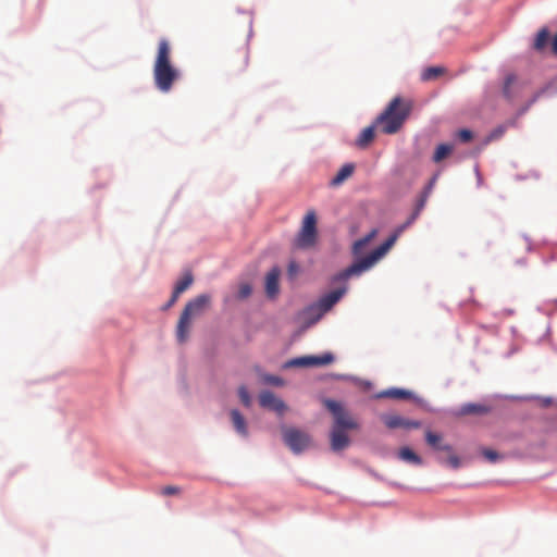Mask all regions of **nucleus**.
Here are the masks:
<instances>
[{"label": "nucleus", "mask_w": 557, "mask_h": 557, "mask_svg": "<svg viewBox=\"0 0 557 557\" xmlns=\"http://www.w3.org/2000/svg\"><path fill=\"white\" fill-rule=\"evenodd\" d=\"M376 234H377V231L372 230L364 237L355 242L354 247H352L354 253L356 256L362 253L363 249L370 244V242L376 236Z\"/></svg>", "instance_id": "nucleus-21"}, {"label": "nucleus", "mask_w": 557, "mask_h": 557, "mask_svg": "<svg viewBox=\"0 0 557 557\" xmlns=\"http://www.w3.org/2000/svg\"><path fill=\"white\" fill-rule=\"evenodd\" d=\"M171 53L169 40L160 39L153 63V81L157 89L161 92H169L181 77L180 70L171 62Z\"/></svg>", "instance_id": "nucleus-2"}, {"label": "nucleus", "mask_w": 557, "mask_h": 557, "mask_svg": "<svg viewBox=\"0 0 557 557\" xmlns=\"http://www.w3.org/2000/svg\"><path fill=\"white\" fill-rule=\"evenodd\" d=\"M412 108V100L400 96L394 97L384 111L375 119V126L383 134H396L409 117Z\"/></svg>", "instance_id": "nucleus-3"}, {"label": "nucleus", "mask_w": 557, "mask_h": 557, "mask_svg": "<svg viewBox=\"0 0 557 557\" xmlns=\"http://www.w3.org/2000/svg\"><path fill=\"white\" fill-rule=\"evenodd\" d=\"M326 312L322 311V308L317 304H312L308 306L302 312L301 315L306 321L307 326H310L317 323Z\"/></svg>", "instance_id": "nucleus-14"}, {"label": "nucleus", "mask_w": 557, "mask_h": 557, "mask_svg": "<svg viewBox=\"0 0 557 557\" xmlns=\"http://www.w3.org/2000/svg\"><path fill=\"white\" fill-rule=\"evenodd\" d=\"M436 178H437L436 175L433 176L430 180L429 184L424 187V189H423V191L421 194L426 195L429 197L430 194L432 193V189H433L435 183H436Z\"/></svg>", "instance_id": "nucleus-34"}, {"label": "nucleus", "mask_w": 557, "mask_h": 557, "mask_svg": "<svg viewBox=\"0 0 557 557\" xmlns=\"http://www.w3.org/2000/svg\"><path fill=\"white\" fill-rule=\"evenodd\" d=\"M346 431L347 430L332 428L330 433V444L333 451H342L349 446L350 440Z\"/></svg>", "instance_id": "nucleus-11"}, {"label": "nucleus", "mask_w": 557, "mask_h": 557, "mask_svg": "<svg viewBox=\"0 0 557 557\" xmlns=\"http://www.w3.org/2000/svg\"><path fill=\"white\" fill-rule=\"evenodd\" d=\"M510 83H511V78H510V77H508V78H507V81H506V86H505V94H506V95H507V92H508V91H507V89H508V86H509V84H510Z\"/></svg>", "instance_id": "nucleus-40"}, {"label": "nucleus", "mask_w": 557, "mask_h": 557, "mask_svg": "<svg viewBox=\"0 0 557 557\" xmlns=\"http://www.w3.org/2000/svg\"><path fill=\"white\" fill-rule=\"evenodd\" d=\"M282 435L284 443L295 454H299L310 446L309 434L296 428H282Z\"/></svg>", "instance_id": "nucleus-7"}, {"label": "nucleus", "mask_w": 557, "mask_h": 557, "mask_svg": "<svg viewBox=\"0 0 557 557\" xmlns=\"http://www.w3.org/2000/svg\"><path fill=\"white\" fill-rule=\"evenodd\" d=\"M230 414L236 432L244 437L248 436L247 424L240 412L236 409H233L231 410Z\"/></svg>", "instance_id": "nucleus-17"}, {"label": "nucleus", "mask_w": 557, "mask_h": 557, "mask_svg": "<svg viewBox=\"0 0 557 557\" xmlns=\"http://www.w3.org/2000/svg\"><path fill=\"white\" fill-rule=\"evenodd\" d=\"M447 453H448V458H447V460H446V461H447V463H448L451 468H454V469H458V468L460 467V459H459V457H458L457 455H455V454L453 453V450H451V451H447Z\"/></svg>", "instance_id": "nucleus-30"}, {"label": "nucleus", "mask_w": 557, "mask_h": 557, "mask_svg": "<svg viewBox=\"0 0 557 557\" xmlns=\"http://www.w3.org/2000/svg\"><path fill=\"white\" fill-rule=\"evenodd\" d=\"M243 20L247 26V29H248V34L250 35L251 34V28H252V16L250 13H244L243 14Z\"/></svg>", "instance_id": "nucleus-36"}, {"label": "nucleus", "mask_w": 557, "mask_h": 557, "mask_svg": "<svg viewBox=\"0 0 557 557\" xmlns=\"http://www.w3.org/2000/svg\"><path fill=\"white\" fill-rule=\"evenodd\" d=\"M265 381L272 385L280 386L283 384V380L278 376L270 375L265 379Z\"/></svg>", "instance_id": "nucleus-37"}, {"label": "nucleus", "mask_w": 557, "mask_h": 557, "mask_svg": "<svg viewBox=\"0 0 557 557\" xmlns=\"http://www.w3.org/2000/svg\"><path fill=\"white\" fill-rule=\"evenodd\" d=\"M317 239V215L311 210L304 216L301 227L293 242V248L301 250L311 249L315 246Z\"/></svg>", "instance_id": "nucleus-5"}, {"label": "nucleus", "mask_w": 557, "mask_h": 557, "mask_svg": "<svg viewBox=\"0 0 557 557\" xmlns=\"http://www.w3.org/2000/svg\"><path fill=\"white\" fill-rule=\"evenodd\" d=\"M552 51L557 54V34L555 35V37L553 38V41H552Z\"/></svg>", "instance_id": "nucleus-39"}, {"label": "nucleus", "mask_w": 557, "mask_h": 557, "mask_svg": "<svg viewBox=\"0 0 557 557\" xmlns=\"http://www.w3.org/2000/svg\"><path fill=\"white\" fill-rule=\"evenodd\" d=\"M377 398H392V399H410L412 393L403 388H388L380 392Z\"/></svg>", "instance_id": "nucleus-16"}, {"label": "nucleus", "mask_w": 557, "mask_h": 557, "mask_svg": "<svg viewBox=\"0 0 557 557\" xmlns=\"http://www.w3.org/2000/svg\"><path fill=\"white\" fill-rule=\"evenodd\" d=\"M180 493V487L174 485H168L161 490V494L165 496L176 495Z\"/></svg>", "instance_id": "nucleus-32"}, {"label": "nucleus", "mask_w": 557, "mask_h": 557, "mask_svg": "<svg viewBox=\"0 0 557 557\" xmlns=\"http://www.w3.org/2000/svg\"><path fill=\"white\" fill-rule=\"evenodd\" d=\"M355 171V165L352 163H347L343 165L337 174L332 180V185H339L344 181H346L348 177L352 175Z\"/></svg>", "instance_id": "nucleus-19"}, {"label": "nucleus", "mask_w": 557, "mask_h": 557, "mask_svg": "<svg viewBox=\"0 0 557 557\" xmlns=\"http://www.w3.org/2000/svg\"><path fill=\"white\" fill-rule=\"evenodd\" d=\"M548 39H549V32L547 28L544 27L537 33V35L535 37V40L533 44L534 49L537 51L543 50L546 47Z\"/></svg>", "instance_id": "nucleus-25"}, {"label": "nucleus", "mask_w": 557, "mask_h": 557, "mask_svg": "<svg viewBox=\"0 0 557 557\" xmlns=\"http://www.w3.org/2000/svg\"><path fill=\"white\" fill-rule=\"evenodd\" d=\"M238 396L244 406H246V407L250 406L251 398H250L248 389L245 386H240L238 388Z\"/></svg>", "instance_id": "nucleus-28"}, {"label": "nucleus", "mask_w": 557, "mask_h": 557, "mask_svg": "<svg viewBox=\"0 0 557 557\" xmlns=\"http://www.w3.org/2000/svg\"><path fill=\"white\" fill-rule=\"evenodd\" d=\"M323 404L327 408V410L333 414L334 424L332 428H338L342 430L358 429L359 425L357 421L349 414L348 411L345 410L342 404L332 399H324Z\"/></svg>", "instance_id": "nucleus-6"}, {"label": "nucleus", "mask_w": 557, "mask_h": 557, "mask_svg": "<svg viewBox=\"0 0 557 557\" xmlns=\"http://www.w3.org/2000/svg\"><path fill=\"white\" fill-rule=\"evenodd\" d=\"M472 137H473V134H472V132H471V131H469V129L463 128V129H460V131L458 132V138H459L462 143H468V141H470V140L472 139Z\"/></svg>", "instance_id": "nucleus-31"}, {"label": "nucleus", "mask_w": 557, "mask_h": 557, "mask_svg": "<svg viewBox=\"0 0 557 557\" xmlns=\"http://www.w3.org/2000/svg\"><path fill=\"white\" fill-rule=\"evenodd\" d=\"M334 361V356L331 352H325L321 356H305L289 360L286 367H320L326 366Z\"/></svg>", "instance_id": "nucleus-8"}, {"label": "nucleus", "mask_w": 557, "mask_h": 557, "mask_svg": "<svg viewBox=\"0 0 557 557\" xmlns=\"http://www.w3.org/2000/svg\"><path fill=\"white\" fill-rule=\"evenodd\" d=\"M210 304L211 297L207 294H201L185 305L176 325L178 343L183 344L187 341L193 320L200 317L210 307Z\"/></svg>", "instance_id": "nucleus-4"}, {"label": "nucleus", "mask_w": 557, "mask_h": 557, "mask_svg": "<svg viewBox=\"0 0 557 557\" xmlns=\"http://www.w3.org/2000/svg\"><path fill=\"white\" fill-rule=\"evenodd\" d=\"M490 411V408L481 404H466L461 407V414H484Z\"/></svg>", "instance_id": "nucleus-22"}, {"label": "nucleus", "mask_w": 557, "mask_h": 557, "mask_svg": "<svg viewBox=\"0 0 557 557\" xmlns=\"http://www.w3.org/2000/svg\"><path fill=\"white\" fill-rule=\"evenodd\" d=\"M381 419L384 422V424L391 430L398 428L419 429L421 426L420 421L406 419L398 414H383Z\"/></svg>", "instance_id": "nucleus-9"}, {"label": "nucleus", "mask_w": 557, "mask_h": 557, "mask_svg": "<svg viewBox=\"0 0 557 557\" xmlns=\"http://www.w3.org/2000/svg\"><path fill=\"white\" fill-rule=\"evenodd\" d=\"M251 292H252V288H251V286H250L249 284H246V283H245V284H242V285L239 286L237 297H238L239 299H245V298H247V297H249V296H250Z\"/></svg>", "instance_id": "nucleus-29"}, {"label": "nucleus", "mask_w": 557, "mask_h": 557, "mask_svg": "<svg viewBox=\"0 0 557 557\" xmlns=\"http://www.w3.org/2000/svg\"><path fill=\"white\" fill-rule=\"evenodd\" d=\"M299 272V265L296 261H290L288 264V274L289 276H295Z\"/></svg>", "instance_id": "nucleus-35"}, {"label": "nucleus", "mask_w": 557, "mask_h": 557, "mask_svg": "<svg viewBox=\"0 0 557 557\" xmlns=\"http://www.w3.org/2000/svg\"><path fill=\"white\" fill-rule=\"evenodd\" d=\"M375 124L368 126L360 133L359 137L356 140V145L359 148H367L372 143L375 136Z\"/></svg>", "instance_id": "nucleus-18"}, {"label": "nucleus", "mask_w": 557, "mask_h": 557, "mask_svg": "<svg viewBox=\"0 0 557 557\" xmlns=\"http://www.w3.org/2000/svg\"><path fill=\"white\" fill-rule=\"evenodd\" d=\"M425 441L426 444L435 450L451 451V446L443 443L441 434L428 430L425 432Z\"/></svg>", "instance_id": "nucleus-15"}, {"label": "nucleus", "mask_w": 557, "mask_h": 557, "mask_svg": "<svg viewBox=\"0 0 557 557\" xmlns=\"http://www.w3.org/2000/svg\"><path fill=\"white\" fill-rule=\"evenodd\" d=\"M242 57H243V61L240 63V65L238 66V70L243 71L247 67L248 65V49L247 48H244L242 50Z\"/></svg>", "instance_id": "nucleus-33"}, {"label": "nucleus", "mask_w": 557, "mask_h": 557, "mask_svg": "<svg viewBox=\"0 0 557 557\" xmlns=\"http://www.w3.org/2000/svg\"><path fill=\"white\" fill-rule=\"evenodd\" d=\"M347 287L342 286L336 288L319 298L317 304L322 308V311H330L335 304L339 301V299L346 294Z\"/></svg>", "instance_id": "nucleus-12"}, {"label": "nucleus", "mask_w": 557, "mask_h": 557, "mask_svg": "<svg viewBox=\"0 0 557 557\" xmlns=\"http://www.w3.org/2000/svg\"><path fill=\"white\" fill-rule=\"evenodd\" d=\"M453 151V146L451 145H448V144H441L437 146L435 152H434V156H433V161L434 162H441L442 160H444L446 157H448Z\"/></svg>", "instance_id": "nucleus-26"}, {"label": "nucleus", "mask_w": 557, "mask_h": 557, "mask_svg": "<svg viewBox=\"0 0 557 557\" xmlns=\"http://www.w3.org/2000/svg\"><path fill=\"white\" fill-rule=\"evenodd\" d=\"M259 403L263 408L271 409L280 414H282L286 409L285 404L270 391H263L260 393Z\"/></svg>", "instance_id": "nucleus-10"}, {"label": "nucleus", "mask_w": 557, "mask_h": 557, "mask_svg": "<svg viewBox=\"0 0 557 557\" xmlns=\"http://www.w3.org/2000/svg\"><path fill=\"white\" fill-rule=\"evenodd\" d=\"M428 198L429 197L426 195L421 194L419 199L417 200L414 210L408 218V220L403 225H400L393 235H391L381 246L374 249L371 253L354 262L350 267L335 275L334 281H346L350 276L360 274L372 268L394 246L399 234L417 220V218L420 215L421 211L425 207Z\"/></svg>", "instance_id": "nucleus-1"}, {"label": "nucleus", "mask_w": 557, "mask_h": 557, "mask_svg": "<svg viewBox=\"0 0 557 557\" xmlns=\"http://www.w3.org/2000/svg\"><path fill=\"white\" fill-rule=\"evenodd\" d=\"M193 282H194L193 273L190 271H186L184 273L183 277L180 281H177V283L175 284L173 292L176 295H181L182 293H184L186 289H188L190 287Z\"/></svg>", "instance_id": "nucleus-20"}, {"label": "nucleus", "mask_w": 557, "mask_h": 557, "mask_svg": "<svg viewBox=\"0 0 557 557\" xmlns=\"http://www.w3.org/2000/svg\"><path fill=\"white\" fill-rule=\"evenodd\" d=\"M398 456L401 460L413 463V465H422V459L409 447H403L399 449Z\"/></svg>", "instance_id": "nucleus-23"}, {"label": "nucleus", "mask_w": 557, "mask_h": 557, "mask_svg": "<svg viewBox=\"0 0 557 557\" xmlns=\"http://www.w3.org/2000/svg\"><path fill=\"white\" fill-rule=\"evenodd\" d=\"M481 454L490 462H496V461H498L500 459V455L497 451H495V450H493L491 448H482L481 449Z\"/></svg>", "instance_id": "nucleus-27"}, {"label": "nucleus", "mask_w": 557, "mask_h": 557, "mask_svg": "<svg viewBox=\"0 0 557 557\" xmlns=\"http://www.w3.org/2000/svg\"><path fill=\"white\" fill-rule=\"evenodd\" d=\"M178 297H180V295H176L173 292L170 300L164 305L163 309L166 310V309L171 308L177 301Z\"/></svg>", "instance_id": "nucleus-38"}, {"label": "nucleus", "mask_w": 557, "mask_h": 557, "mask_svg": "<svg viewBox=\"0 0 557 557\" xmlns=\"http://www.w3.org/2000/svg\"><path fill=\"white\" fill-rule=\"evenodd\" d=\"M445 73V69L442 66H430L421 73V79L424 82L433 81L438 78Z\"/></svg>", "instance_id": "nucleus-24"}, {"label": "nucleus", "mask_w": 557, "mask_h": 557, "mask_svg": "<svg viewBox=\"0 0 557 557\" xmlns=\"http://www.w3.org/2000/svg\"><path fill=\"white\" fill-rule=\"evenodd\" d=\"M281 270L277 267L272 268L265 276V293L269 297L273 298L278 294V278Z\"/></svg>", "instance_id": "nucleus-13"}]
</instances>
